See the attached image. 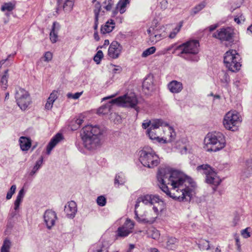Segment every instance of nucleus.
Returning <instances> with one entry per match:
<instances>
[{
    "mask_svg": "<svg viewBox=\"0 0 252 252\" xmlns=\"http://www.w3.org/2000/svg\"><path fill=\"white\" fill-rule=\"evenodd\" d=\"M160 189L169 197L179 201H190L196 187L193 180L178 170L160 168L157 173Z\"/></svg>",
    "mask_w": 252,
    "mask_h": 252,
    "instance_id": "f257e3e1",
    "label": "nucleus"
},
{
    "mask_svg": "<svg viewBox=\"0 0 252 252\" xmlns=\"http://www.w3.org/2000/svg\"><path fill=\"white\" fill-rule=\"evenodd\" d=\"M199 43L197 40H189L180 45L173 46V53L185 60L191 63H196L199 60L197 55L199 52Z\"/></svg>",
    "mask_w": 252,
    "mask_h": 252,
    "instance_id": "f03ea898",
    "label": "nucleus"
},
{
    "mask_svg": "<svg viewBox=\"0 0 252 252\" xmlns=\"http://www.w3.org/2000/svg\"><path fill=\"white\" fill-rule=\"evenodd\" d=\"M100 129L97 126L88 125L82 130V139L84 147L89 150H93L100 146Z\"/></svg>",
    "mask_w": 252,
    "mask_h": 252,
    "instance_id": "7ed1b4c3",
    "label": "nucleus"
},
{
    "mask_svg": "<svg viewBox=\"0 0 252 252\" xmlns=\"http://www.w3.org/2000/svg\"><path fill=\"white\" fill-rule=\"evenodd\" d=\"M204 148L207 152H216L222 149L226 144L224 135L220 132L209 133L205 137Z\"/></svg>",
    "mask_w": 252,
    "mask_h": 252,
    "instance_id": "20e7f679",
    "label": "nucleus"
},
{
    "mask_svg": "<svg viewBox=\"0 0 252 252\" xmlns=\"http://www.w3.org/2000/svg\"><path fill=\"white\" fill-rule=\"evenodd\" d=\"M139 160L141 164L148 168H154L159 163V158L154 150L145 146L139 152Z\"/></svg>",
    "mask_w": 252,
    "mask_h": 252,
    "instance_id": "39448f33",
    "label": "nucleus"
},
{
    "mask_svg": "<svg viewBox=\"0 0 252 252\" xmlns=\"http://www.w3.org/2000/svg\"><path fill=\"white\" fill-rule=\"evenodd\" d=\"M164 124L161 119H157L153 121L151 126L146 131L147 134L150 139L155 142L166 143L167 141L163 138H160L162 130L160 126Z\"/></svg>",
    "mask_w": 252,
    "mask_h": 252,
    "instance_id": "423d86ee",
    "label": "nucleus"
},
{
    "mask_svg": "<svg viewBox=\"0 0 252 252\" xmlns=\"http://www.w3.org/2000/svg\"><path fill=\"white\" fill-rule=\"evenodd\" d=\"M240 55L236 50H229L225 53L224 63L228 69L232 72H235L240 69L241 64L239 62Z\"/></svg>",
    "mask_w": 252,
    "mask_h": 252,
    "instance_id": "0eeeda50",
    "label": "nucleus"
},
{
    "mask_svg": "<svg viewBox=\"0 0 252 252\" xmlns=\"http://www.w3.org/2000/svg\"><path fill=\"white\" fill-rule=\"evenodd\" d=\"M116 104L125 107L133 108L137 111L136 107L138 100L134 93L126 94L112 100Z\"/></svg>",
    "mask_w": 252,
    "mask_h": 252,
    "instance_id": "6e6552de",
    "label": "nucleus"
},
{
    "mask_svg": "<svg viewBox=\"0 0 252 252\" xmlns=\"http://www.w3.org/2000/svg\"><path fill=\"white\" fill-rule=\"evenodd\" d=\"M241 122V117L236 111H229L225 115L223 124L224 126L229 130H237L238 125Z\"/></svg>",
    "mask_w": 252,
    "mask_h": 252,
    "instance_id": "1a4fd4ad",
    "label": "nucleus"
},
{
    "mask_svg": "<svg viewBox=\"0 0 252 252\" xmlns=\"http://www.w3.org/2000/svg\"><path fill=\"white\" fill-rule=\"evenodd\" d=\"M234 35L233 30L230 27H226L218 30L213 34V37L218 39L221 42L225 41L229 44H233L234 42Z\"/></svg>",
    "mask_w": 252,
    "mask_h": 252,
    "instance_id": "9d476101",
    "label": "nucleus"
},
{
    "mask_svg": "<svg viewBox=\"0 0 252 252\" xmlns=\"http://www.w3.org/2000/svg\"><path fill=\"white\" fill-rule=\"evenodd\" d=\"M15 99L17 104L23 110H26L31 102L28 92L22 88H19L16 90Z\"/></svg>",
    "mask_w": 252,
    "mask_h": 252,
    "instance_id": "9b49d317",
    "label": "nucleus"
},
{
    "mask_svg": "<svg viewBox=\"0 0 252 252\" xmlns=\"http://www.w3.org/2000/svg\"><path fill=\"white\" fill-rule=\"evenodd\" d=\"M133 222L129 219H126L124 225L118 228L116 231V238L125 237L132 232L133 228Z\"/></svg>",
    "mask_w": 252,
    "mask_h": 252,
    "instance_id": "f8f14e48",
    "label": "nucleus"
},
{
    "mask_svg": "<svg viewBox=\"0 0 252 252\" xmlns=\"http://www.w3.org/2000/svg\"><path fill=\"white\" fill-rule=\"evenodd\" d=\"M123 47L117 41H113L109 46L108 55L112 59H117L120 55Z\"/></svg>",
    "mask_w": 252,
    "mask_h": 252,
    "instance_id": "ddd939ff",
    "label": "nucleus"
},
{
    "mask_svg": "<svg viewBox=\"0 0 252 252\" xmlns=\"http://www.w3.org/2000/svg\"><path fill=\"white\" fill-rule=\"evenodd\" d=\"M43 218L46 226L49 229H50L55 225V221L57 219L56 213L52 210H46L44 213Z\"/></svg>",
    "mask_w": 252,
    "mask_h": 252,
    "instance_id": "4468645a",
    "label": "nucleus"
},
{
    "mask_svg": "<svg viewBox=\"0 0 252 252\" xmlns=\"http://www.w3.org/2000/svg\"><path fill=\"white\" fill-rule=\"evenodd\" d=\"M139 202H142L145 205L150 204L151 205L156 203H159L162 201L161 199L158 195L146 194L141 195L138 197Z\"/></svg>",
    "mask_w": 252,
    "mask_h": 252,
    "instance_id": "2eb2a0df",
    "label": "nucleus"
},
{
    "mask_svg": "<svg viewBox=\"0 0 252 252\" xmlns=\"http://www.w3.org/2000/svg\"><path fill=\"white\" fill-rule=\"evenodd\" d=\"M64 211L68 218L73 219L77 211L76 203L73 201L68 202L67 204L64 206Z\"/></svg>",
    "mask_w": 252,
    "mask_h": 252,
    "instance_id": "dca6fc26",
    "label": "nucleus"
},
{
    "mask_svg": "<svg viewBox=\"0 0 252 252\" xmlns=\"http://www.w3.org/2000/svg\"><path fill=\"white\" fill-rule=\"evenodd\" d=\"M205 174L206 175V182L208 184H212L216 186L220 184L221 181L215 171L212 170L209 173L205 172Z\"/></svg>",
    "mask_w": 252,
    "mask_h": 252,
    "instance_id": "f3484780",
    "label": "nucleus"
},
{
    "mask_svg": "<svg viewBox=\"0 0 252 252\" xmlns=\"http://www.w3.org/2000/svg\"><path fill=\"white\" fill-rule=\"evenodd\" d=\"M142 88L146 94L154 90V77L152 75H148L143 82Z\"/></svg>",
    "mask_w": 252,
    "mask_h": 252,
    "instance_id": "a211bd4d",
    "label": "nucleus"
},
{
    "mask_svg": "<svg viewBox=\"0 0 252 252\" xmlns=\"http://www.w3.org/2000/svg\"><path fill=\"white\" fill-rule=\"evenodd\" d=\"M62 134L58 133L51 139L46 148L47 154L48 155L50 154L52 149L62 139Z\"/></svg>",
    "mask_w": 252,
    "mask_h": 252,
    "instance_id": "6ab92c4d",
    "label": "nucleus"
},
{
    "mask_svg": "<svg viewBox=\"0 0 252 252\" xmlns=\"http://www.w3.org/2000/svg\"><path fill=\"white\" fill-rule=\"evenodd\" d=\"M168 88L172 93H179L182 90L183 85L182 83L174 80L168 84Z\"/></svg>",
    "mask_w": 252,
    "mask_h": 252,
    "instance_id": "aec40b11",
    "label": "nucleus"
},
{
    "mask_svg": "<svg viewBox=\"0 0 252 252\" xmlns=\"http://www.w3.org/2000/svg\"><path fill=\"white\" fill-rule=\"evenodd\" d=\"M252 175V161L247 160L246 165L244 167L241 172V177L243 178H248Z\"/></svg>",
    "mask_w": 252,
    "mask_h": 252,
    "instance_id": "412c9836",
    "label": "nucleus"
},
{
    "mask_svg": "<svg viewBox=\"0 0 252 252\" xmlns=\"http://www.w3.org/2000/svg\"><path fill=\"white\" fill-rule=\"evenodd\" d=\"M113 104H116V102H112V100H110L106 104L100 107L97 110V113L102 115L107 114L110 112L112 109V106Z\"/></svg>",
    "mask_w": 252,
    "mask_h": 252,
    "instance_id": "4be33fe9",
    "label": "nucleus"
},
{
    "mask_svg": "<svg viewBox=\"0 0 252 252\" xmlns=\"http://www.w3.org/2000/svg\"><path fill=\"white\" fill-rule=\"evenodd\" d=\"M115 22L113 20L108 21L104 25L101 26L100 32L102 34L109 33L115 28Z\"/></svg>",
    "mask_w": 252,
    "mask_h": 252,
    "instance_id": "5701e85b",
    "label": "nucleus"
},
{
    "mask_svg": "<svg viewBox=\"0 0 252 252\" xmlns=\"http://www.w3.org/2000/svg\"><path fill=\"white\" fill-rule=\"evenodd\" d=\"M20 146L23 151H28L31 146V140L26 137L22 136L19 139Z\"/></svg>",
    "mask_w": 252,
    "mask_h": 252,
    "instance_id": "b1692460",
    "label": "nucleus"
},
{
    "mask_svg": "<svg viewBox=\"0 0 252 252\" xmlns=\"http://www.w3.org/2000/svg\"><path fill=\"white\" fill-rule=\"evenodd\" d=\"M126 182V179L123 173L120 172L116 175L114 180L115 185H118V186L119 185H123Z\"/></svg>",
    "mask_w": 252,
    "mask_h": 252,
    "instance_id": "393cba45",
    "label": "nucleus"
},
{
    "mask_svg": "<svg viewBox=\"0 0 252 252\" xmlns=\"http://www.w3.org/2000/svg\"><path fill=\"white\" fill-rule=\"evenodd\" d=\"M178 240L175 237H168L166 242V248L168 250H174L176 248Z\"/></svg>",
    "mask_w": 252,
    "mask_h": 252,
    "instance_id": "a878e982",
    "label": "nucleus"
},
{
    "mask_svg": "<svg viewBox=\"0 0 252 252\" xmlns=\"http://www.w3.org/2000/svg\"><path fill=\"white\" fill-rule=\"evenodd\" d=\"M8 70L6 69L4 71V74L1 76V79H0V83L1 85V87L4 89L5 90L8 86L7 83H8V79L9 78V75H8Z\"/></svg>",
    "mask_w": 252,
    "mask_h": 252,
    "instance_id": "bb28decb",
    "label": "nucleus"
},
{
    "mask_svg": "<svg viewBox=\"0 0 252 252\" xmlns=\"http://www.w3.org/2000/svg\"><path fill=\"white\" fill-rule=\"evenodd\" d=\"M43 161V158L42 156H41L39 159L36 161L35 165L33 167L32 170L30 173L31 176L33 175L34 174L36 173V172L39 169V168L41 167Z\"/></svg>",
    "mask_w": 252,
    "mask_h": 252,
    "instance_id": "cd10ccee",
    "label": "nucleus"
},
{
    "mask_svg": "<svg viewBox=\"0 0 252 252\" xmlns=\"http://www.w3.org/2000/svg\"><path fill=\"white\" fill-rule=\"evenodd\" d=\"M56 23L54 22L52 25L51 31L50 33V40L53 43L56 42L58 39L57 32L56 31Z\"/></svg>",
    "mask_w": 252,
    "mask_h": 252,
    "instance_id": "c85d7f7f",
    "label": "nucleus"
},
{
    "mask_svg": "<svg viewBox=\"0 0 252 252\" xmlns=\"http://www.w3.org/2000/svg\"><path fill=\"white\" fill-rule=\"evenodd\" d=\"M129 2V0H120L117 5V8H119L121 14H123L125 12V7Z\"/></svg>",
    "mask_w": 252,
    "mask_h": 252,
    "instance_id": "c756f323",
    "label": "nucleus"
},
{
    "mask_svg": "<svg viewBox=\"0 0 252 252\" xmlns=\"http://www.w3.org/2000/svg\"><path fill=\"white\" fill-rule=\"evenodd\" d=\"M84 117L82 115H80L78 118L72 121V123H75V124L72 126V129L76 130L79 128L84 122Z\"/></svg>",
    "mask_w": 252,
    "mask_h": 252,
    "instance_id": "7c9ffc66",
    "label": "nucleus"
},
{
    "mask_svg": "<svg viewBox=\"0 0 252 252\" xmlns=\"http://www.w3.org/2000/svg\"><path fill=\"white\" fill-rule=\"evenodd\" d=\"M15 7V4L11 2H5L2 5L1 10L2 11H11L14 9Z\"/></svg>",
    "mask_w": 252,
    "mask_h": 252,
    "instance_id": "2f4dec72",
    "label": "nucleus"
},
{
    "mask_svg": "<svg viewBox=\"0 0 252 252\" xmlns=\"http://www.w3.org/2000/svg\"><path fill=\"white\" fill-rule=\"evenodd\" d=\"M148 235L149 237L155 240L158 239L160 236L159 231L155 228L149 229L148 231Z\"/></svg>",
    "mask_w": 252,
    "mask_h": 252,
    "instance_id": "473e14b6",
    "label": "nucleus"
},
{
    "mask_svg": "<svg viewBox=\"0 0 252 252\" xmlns=\"http://www.w3.org/2000/svg\"><path fill=\"white\" fill-rule=\"evenodd\" d=\"M206 5V3L205 2H202L198 5H196L194 7H193L191 10V15H194L198 13L200 11H201L202 9H203Z\"/></svg>",
    "mask_w": 252,
    "mask_h": 252,
    "instance_id": "72a5a7b5",
    "label": "nucleus"
},
{
    "mask_svg": "<svg viewBox=\"0 0 252 252\" xmlns=\"http://www.w3.org/2000/svg\"><path fill=\"white\" fill-rule=\"evenodd\" d=\"M75 0H65L63 4V9L66 11H70L73 7Z\"/></svg>",
    "mask_w": 252,
    "mask_h": 252,
    "instance_id": "f704fd0d",
    "label": "nucleus"
},
{
    "mask_svg": "<svg viewBox=\"0 0 252 252\" xmlns=\"http://www.w3.org/2000/svg\"><path fill=\"white\" fill-rule=\"evenodd\" d=\"M198 247L201 250H208L210 247L209 242L206 240L202 239L199 241Z\"/></svg>",
    "mask_w": 252,
    "mask_h": 252,
    "instance_id": "c9c22d12",
    "label": "nucleus"
},
{
    "mask_svg": "<svg viewBox=\"0 0 252 252\" xmlns=\"http://www.w3.org/2000/svg\"><path fill=\"white\" fill-rule=\"evenodd\" d=\"M156 51V48L155 46H152L143 51L142 54V57L146 58L148 56L153 54Z\"/></svg>",
    "mask_w": 252,
    "mask_h": 252,
    "instance_id": "e433bc0d",
    "label": "nucleus"
},
{
    "mask_svg": "<svg viewBox=\"0 0 252 252\" xmlns=\"http://www.w3.org/2000/svg\"><path fill=\"white\" fill-rule=\"evenodd\" d=\"M10 246L11 242L10 240L5 239L4 241L2 246L1 248V252H9Z\"/></svg>",
    "mask_w": 252,
    "mask_h": 252,
    "instance_id": "4c0bfd02",
    "label": "nucleus"
},
{
    "mask_svg": "<svg viewBox=\"0 0 252 252\" xmlns=\"http://www.w3.org/2000/svg\"><path fill=\"white\" fill-rule=\"evenodd\" d=\"M150 40L153 44L160 40L162 38L164 37V35L162 34H150L149 35Z\"/></svg>",
    "mask_w": 252,
    "mask_h": 252,
    "instance_id": "58836bf2",
    "label": "nucleus"
},
{
    "mask_svg": "<svg viewBox=\"0 0 252 252\" xmlns=\"http://www.w3.org/2000/svg\"><path fill=\"white\" fill-rule=\"evenodd\" d=\"M101 6L100 3L98 1L94 5V17L98 18L99 14L101 12Z\"/></svg>",
    "mask_w": 252,
    "mask_h": 252,
    "instance_id": "ea45409f",
    "label": "nucleus"
},
{
    "mask_svg": "<svg viewBox=\"0 0 252 252\" xmlns=\"http://www.w3.org/2000/svg\"><path fill=\"white\" fill-rule=\"evenodd\" d=\"M197 170L198 171H200L201 170H203V173L205 174V172H207L209 173L212 171L211 167L208 164H202L197 166Z\"/></svg>",
    "mask_w": 252,
    "mask_h": 252,
    "instance_id": "a19ab883",
    "label": "nucleus"
},
{
    "mask_svg": "<svg viewBox=\"0 0 252 252\" xmlns=\"http://www.w3.org/2000/svg\"><path fill=\"white\" fill-rule=\"evenodd\" d=\"M103 57V52H102V51L99 50L97 52L96 54L94 56V60L96 63V64H99Z\"/></svg>",
    "mask_w": 252,
    "mask_h": 252,
    "instance_id": "79ce46f5",
    "label": "nucleus"
},
{
    "mask_svg": "<svg viewBox=\"0 0 252 252\" xmlns=\"http://www.w3.org/2000/svg\"><path fill=\"white\" fill-rule=\"evenodd\" d=\"M168 132L170 134L169 138L167 140L165 139L167 141V143L172 142L175 139V137L176 136L175 132L171 127H168Z\"/></svg>",
    "mask_w": 252,
    "mask_h": 252,
    "instance_id": "37998d69",
    "label": "nucleus"
},
{
    "mask_svg": "<svg viewBox=\"0 0 252 252\" xmlns=\"http://www.w3.org/2000/svg\"><path fill=\"white\" fill-rule=\"evenodd\" d=\"M96 202L99 206H104L106 203V199L104 196H99L97 198Z\"/></svg>",
    "mask_w": 252,
    "mask_h": 252,
    "instance_id": "c03bdc74",
    "label": "nucleus"
},
{
    "mask_svg": "<svg viewBox=\"0 0 252 252\" xmlns=\"http://www.w3.org/2000/svg\"><path fill=\"white\" fill-rule=\"evenodd\" d=\"M16 189V186L15 185H12L10 189L8 190V191L7 193L6 194V199L9 200L11 198L13 194L15 193V190Z\"/></svg>",
    "mask_w": 252,
    "mask_h": 252,
    "instance_id": "a18cd8bd",
    "label": "nucleus"
},
{
    "mask_svg": "<svg viewBox=\"0 0 252 252\" xmlns=\"http://www.w3.org/2000/svg\"><path fill=\"white\" fill-rule=\"evenodd\" d=\"M107 244H102L101 246L94 252H108V247Z\"/></svg>",
    "mask_w": 252,
    "mask_h": 252,
    "instance_id": "49530a36",
    "label": "nucleus"
},
{
    "mask_svg": "<svg viewBox=\"0 0 252 252\" xmlns=\"http://www.w3.org/2000/svg\"><path fill=\"white\" fill-rule=\"evenodd\" d=\"M103 3L106 4V5L104 6V8L107 11H110L112 9L114 2L112 0H105V1L103 2Z\"/></svg>",
    "mask_w": 252,
    "mask_h": 252,
    "instance_id": "de8ad7c7",
    "label": "nucleus"
},
{
    "mask_svg": "<svg viewBox=\"0 0 252 252\" xmlns=\"http://www.w3.org/2000/svg\"><path fill=\"white\" fill-rule=\"evenodd\" d=\"M134 214H135V218L139 221L140 222H149V223H152L154 222V221L155 220H147V219H141L139 217H138V212L137 211V210L135 209V211H134Z\"/></svg>",
    "mask_w": 252,
    "mask_h": 252,
    "instance_id": "09e8293b",
    "label": "nucleus"
},
{
    "mask_svg": "<svg viewBox=\"0 0 252 252\" xmlns=\"http://www.w3.org/2000/svg\"><path fill=\"white\" fill-rule=\"evenodd\" d=\"M245 18L243 14H241L240 16L235 17L234 21L236 22L238 24H240L242 22L245 21Z\"/></svg>",
    "mask_w": 252,
    "mask_h": 252,
    "instance_id": "8fccbe9b",
    "label": "nucleus"
},
{
    "mask_svg": "<svg viewBox=\"0 0 252 252\" xmlns=\"http://www.w3.org/2000/svg\"><path fill=\"white\" fill-rule=\"evenodd\" d=\"M82 93H83L82 92H80V93L77 92V93H75L74 94H72L69 93L67 94V96L69 98H72L74 99H78L81 95Z\"/></svg>",
    "mask_w": 252,
    "mask_h": 252,
    "instance_id": "3c124183",
    "label": "nucleus"
},
{
    "mask_svg": "<svg viewBox=\"0 0 252 252\" xmlns=\"http://www.w3.org/2000/svg\"><path fill=\"white\" fill-rule=\"evenodd\" d=\"M24 195H25L24 189H22L19 191L16 199L22 201L23 200V198L24 196Z\"/></svg>",
    "mask_w": 252,
    "mask_h": 252,
    "instance_id": "603ef678",
    "label": "nucleus"
},
{
    "mask_svg": "<svg viewBox=\"0 0 252 252\" xmlns=\"http://www.w3.org/2000/svg\"><path fill=\"white\" fill-rule=\"evenodd\" d=\"M57 92L54 91L50 95L49 97H48V99L51 100V101L54 102L55 100L57 98Z\"/></svg>",
    "mask_w": 252,
    "mask_h": 252,
    "instance_id": "864d4df0",
    "label": "nucleus"
},
{
    "mask_svg": "<svg viewBox=\"0 0 252 252\" xmlns=\"http://www.w3.org/2000/svg\"><path fill=\"white\" fill-rule=\"evenodd\" d=\"M153 121H151L150 120H147L144 121L142 123V128L144 129L148 128L149 127H150L151 126Z\"/></svg>",
    "mask_w": 252,
    "mask_h": 252,
    "instance_id": "5fc2aeb1",
    "label": "nucleus"
},
{
    "mask_svg": "<svg viewBox=\"0 0 252 252\" xmlns=\"http://www.w3.org/2000/svg\"><path fill=\"white\" fill-rule=\"evenodd\" d=\"M44 61L49 62L52 59V54L50 52H46L44 54Z\"/></svg>",
    "mask_w": 252,
    "mask_h": 252,
    "instance_id": "6e6d98bb",
    "label": "nucleus"
},
{
    "mask_svg": "<svg viewBox=\"0 0 252 252\" xmlns=\"http://www.w3.org/2000/svg\"><path fill=\"white\" fill-rule=\"evenodd\" d=\"M53 102L47 99V102L45 104V108L46 109L50 110L53 107Z\"/></svg>",
    "mask_w": 252,
    "mask_h": 252,
    "instance_id": "4d7b16f0",
    "label": "nucleus"
},
{
    "mask_svg": "<svg viewBox=\"0 0 252 252\" xmlns=\"http://www.w3.org/2000/svg\"><path fill=\"white\" fill-rule=\"evenodd\" d=\"M19 210H12L9 214V219H12L14 218L18 214Z\"/></svg>",
    "mask_w": 252,
    "mask_h": 252,
    "instance_id": "13d9d810",
    "label": "nucleus"
},
{
    "mask_svg": "<svg viewBox=\"0 0 252 252\" xmlns=\"http://www.w3.org/2000/svg\"><path fill=\"white\" fill-rule=\"evenodd\" d=\"M248 228L242 230L241 234L245 238H247L250 237V233L248 231Z\"/></svg>",
    "mask_w": 252,
    "mask_h": 252,
    "instance_id": "bf43d9fd",
    "label": "nucleus"
},
{
    "mask_svg": "<svg viewBox=\"0 0 252 252\" xmlns=\"http://www.w3.org/2000/svg\"><path fill=\"white\" fill-rule=\"evenodd\" d=\"M147 32L149 35L150 34H161L158 32V31L157 29H153L152 30L151 28H149L147 30Z\"/></svg>",
    "mask_w": 252,
    "mask_h": 252,
    "instance_id": "052dcab7",
    "label": "nucleus"
},
{
    "mask_svg": "<svg viewBox=\"0 0 252 252\" xmlns=\"http://www.w3.org/2000/svg\"><path fill=\"white\" fill-rule=\"evenodd\" d=\"M180 28H177L176 29H175L174 30V31H173V32H171L170 33V34H169V37L170 38H173L175 37L177 33L180 31Z\"/></svg>",
    "mask_w": 252,
    "mask_h": 252,
    "instance_id": "680f3d73",
    "label": "nucleus"
},
{
    "mask_svg": "<svg viewBox=\"0 0 252 252\" xmlns=\"http://www.w3.org/2000/svg\"><path fill=\"white\" fill-rule=\"evenodd\" d=\"M22 201L20 200H18L17 199L15 200L14 202V210H19V206Z\"/></svg>",
    "mask_w": 252,
    "mask_h": 252,
    "instance_id": "e2e57ef3",
    "label": "nucleus"
},
{
    "mask_svg": "<svg viewBox=\"0 0 252 252\" xmlns=\"http://www.w3.org/2000/svg\"><path fill=\"white\" fill-rule=\"evenodd\" d=\"M98 25V18L94 17V30L97 31V27Z\"/></svg>",
    "mask_w": 252,
    "mask_h": 252,
    "instance_id": "0e129e2a",
    "label": "nucleus"
},
{
    "mask_svg": "<svg viewBox=\"0 0 252 252\" xmlns=\"http://www.w3.org/2000/svg\"><path fill=\"white\" fill-rule=\"evenodd\" d=\"M116 67L114 68L113 70V72L114 73H116L118 71V72H120L122 70V68L120 66H115Z\"/></svg>",
    "mask_w": 252,
    "mask_h": 252,
    "instance_id": "69168bd1",
    "label": "nucleus"
},
{
    "mask_svg": "<svg viewBox=\"0 0 252 252\" xmlns=\"http://www.w3.org/2000/svg\"><path fill=\"white\" fill-rule=\"evenodd\" d=\"M161 4V8L162 9H165L166 8L167 5V1H162L160 2Z\"/></svg>",
    "mask_w": 252,
    "mask_h": 252,
    "instance_id": "338daca9",
    "label": "nucleus"
},
{
    "mask_svg": "<svg viewBox=\"0 0 252 252\" xmlns=\"http://www.w3.org/2000/svg\"><path fill=\"white\" fill-rule=\"evenodd\" d=\"M218 27V25H213L209 27V29L210 32L213 31Z\"/></svg>",
    "mask_w": 252,
    "mask_h": 252,
    "instance_id": "774afa93",
    "label": "nucleus"
}]
</instances>
